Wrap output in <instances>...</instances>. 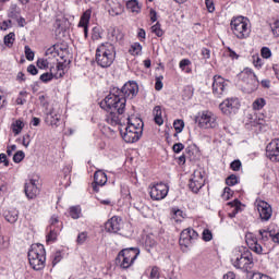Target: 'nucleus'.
I'll return each instance as SVG.
<instances>
[{"instance_id": "42", "label": "nucleus", "mask_w": 279, "mask_h": 279, "mask_svg": "<svg viewBox=\"0 0 279 279\" xmlns=\"http://www.w3.org/2000/svg\"><path fill=\"white\" fill-rule=\"evenodd\" d=\"M150 279H160V268L158 266H153L149 275Z\"/></svg>"}, {"instance_id": "17", "label": "nucleus", "mask_w": 279, "mask_h": 279, "mask_svg": "<svg viewBox=\"0 0 279 279\" xmlns=\"http://www.w3.org/2000/svg\"><path fill=\"white\" fill-rule=\"evenodd\" d=\"M255 206L259 213V217L263 221H269L274 215V209L271 205L265 201H256Z\"/></svg>"}, {"instance_id": "41", "label": "nucleus", "mask_w": 279, "mask_h": 279, "mask_svg": "<svg viewBox=\"0 0 279 279\" xmlns=\"http://www.w3.org/2000/svg\"><path fill=\"white\" fill-rule=\"evenodd\" d=\"M226 184L228 186H234L235 184H239V178L235 174H231L227 178Z\"/></svg>"}, {"instance_id": "28", "label": "nucleus", "mask_w": 279, "mask_h": 279, "mask_svg": "<svg viewBox=\"0 0 279 279\" xmlns=\"http://www.w3.org/2000/svg\"><path fill=\"white\" fill-rule=\"evenodd\" d=\"M153 113L155 117V123L157 125H162V123H165V120L162 119V109L160 108V106L155 107Z\"/></svg>"}, {"instance_id": "14", "label": "nucleus", "mask_w": 279, "mask_h": 279, "mask_svg": "<svg viewBox=\"0 0 279 279\" xmlns=\"http://www.w3.org/2000/svg\"><path fill=\"white\" fill-rule=\"evenodd\" d=\"M197 239H199L197 231L193 228H186L181 232L179 245H181V247H191Z\"/></svg>"}, {"instance_id": "48", "label": "nucleus", "mask_w": 279, "mask_h": 279, "mask_svg": "<svg viewBox=\"0 0 279 279\" xmlns=\"http://www.w3.org/2000/svg\"><path fill=\"white\" fill-rule=\"evenodd\" d=\"M253 64L256 69H260L263 66V59L258 54L253 56Z\"/></svg>"}, {"instance_id": "21", "label": "nucleus", "mask_w": 279, "mask_h": 279, "mask_svg": "<svg viewBox=\"0 0 279 279\" xmlns=\"http://www.w3.org/2000/svg\"><path fill=\"white\" fill-rule=\"evenodd\" d=\"M24 191L28 199H36L40 194V189H38V184H36V180L34 179L26 182Z\"/></svg>"}, {"instance_id": "30", "label": "nucleus", "mask_w": 279, "mask_h": 279, "mask_svg": "<svg viewBox=\"0 0 279 279\" xmlns=\"http://www.w3.org/2000/svg\"><path fill=\"white\" fill-rule=\"evenodd\" d=\"M51 60H53V58L47 57V59H39L37 61V66L39 69H50L51 64H53V62H51Z\"/></svg>"}, {"instance_id": "25", "label": "nucleus", "mask_w": 279, "mask_h": 279, "mask_svg": "<svg viewBox=\"0 0 279 279\" xmlns=\"http://www.w3.org/2000/svg\"><path fill=\"white\" fill-rule=\"evenodd\" d=\"M63 225L60 223L57 228L48 227V234L46 236L47 243H56L58 241V235L62 232Z\"/></svg>"}, {"instance_id": "38", "label": "nucleus", "mask_w": 279, "mask_h": 279, "mask_svg": "<svg viewBox=\"0 0 279 279\" xmlns=\"http://www.w3.org/2000/svg\"><path fill=\"white\" fill-rule=\"evenodd\" d=\"M173 128H174L177 134L182 133V131L184 130V120H175L173 122Z\"/></svg>"}, {"instance_id": "6", "label": "nucleus", "mask_w": 279, "mask_h": 279, "mask_svg": "<svg viewBox=\"0 0 279 279\" xmlns=\"http://www.w3.org/2000/svg\"><path fill=\"white\" fill-rule=\"evenodd\" d=\"M45 254V246L43 244H33L31 246L28 251V263L35 271L45 269V260H47Z\"/></svg>"}, {"instance_id": "62", "label": "nucleus", "mask_w": 279, "mask_h": 279, "mask_svg": "<svg viewBox=\"0 0 279 279\" xmlns=\"http://www.w3.org/2000/svg\"><path fill=\"white\" fill-rule=\"evenodd\" d=\"M136 199L137 202L133 203L134 208H136V210H143V208H145V203H143V201H141L140 198Z\"/></svg>"}, {"instance_id": "18", "label": "nucleus", "mask_w": 279, "mask_h": 279, "mask_svg": "<svg viewBox=\"0 0 279 279\" xmlns=\"http://www.w3.org/2000/svg\"><path fill=\"white\" fill-rule=\"evenodd\" d=\"M266 157L271 162H279V138L271 140L266 146Z\"/></svg>"}, {"instance_id": "26", "label": "nucleus", "mask_w": 279, "mask_h": 279, "mask_svg": "<svg viewBox=\"0 0 279 279\" xmlns=\"http://www.w3.org/2000/svg\"><path fill=\"white\" fill-rule=\"evenodd\" d=\"M95 185L93 186L94 191H97V186H104L108 182V175L104 171L98 170L94 174Z\"/></svg>"}, {"instance_id": "64", "label": "nucleus", "mask_w": 279, "mask_h": 279, "mask_svg": "<svg viewBox=\"0 0 279 279\" xmlns=\"http://www.w3.org/2000/svg\"><path fill=\"white\" fill-rule=\"evenodd\" d=\"M92 38L94 40H99V38H101V34L99 33V28H94L93 29Z\"/></svg>"}, {"instance_id": "36", "label": "nucleus", "mask_w": 279, "mask_h": 279, "mask_svg": "<svg viewBox=\"0 0 279 279\" xmlns=\"http://www.w3.org/2000/svg\"><path fill=\"white\" fill-rule=\"evenodd\" d=\"M15 34L14 33H9L7 36H4V45L7 47H12V45H14V40L15 38Z\"/></svg>"}, {"instance_id": "7", "label": "nucleus", "mask_w": 279, "mask_h": 279, "mask_svg": "<svg viewBox=\"0 0 279 279\" xmlns=\"http://www.w3.org/2000/svg\"><path fill=\"white\" fill-rule=\"evenodd\" d=\"M141 254V251L136 247H130V248H123L118 254V263L119 266L122 269H130L132 265H134L136 258H138V255Z\"/></svg>"}, {"instance_id": "56", "label": "nucleus", "mask_w": 279, "mask_h": 279, "mask_svg": "<svg viewBox=\"0 0 279 279\" xmlns=\"http://www.w3.org/2000/svg\"><path fill=\"white\" fill-rule=\"evenodd\" d=\"M272 34L279 36V20L275 21L271 25Z\"/></svg>"}, {"instance_id": "19", "label": "nucleus", "mask_w": 279, "mask_h": 279, "mask_svg": "<svg viewBox=\"0 0 279 279\" xmlns=\"http://www.w3.org/2000/svg\"><path fill=\"white\" fill-rule=\"evenodd\" d=\"M245 239L247 247L251 250V252L258 255L265 254V248H263V245L258 243V239L254 236L253 233H246Z\"/></svg>"}, {"instance_id": "35", "label": "nucleus", "mask_w": 279, "mask_h": 279, "mask_svg": "<svg viewBox=\"0 0 279 279\" xmlns=\"http://www.w3.org/2000/svg\"><path fill=\"white\" fill-rule=\"evenodd\" d=\"M129 51L131 56H140V53L143 51V46H141L138 43H135L131 46Z\"/></svg>"}, {"instance_id": "33", "label": "nucleus", "mask_w": 279, "mask_h": 279, "mask_svg": "<svg viewBox=\"0 0 279 279\" xmlns=\"http://www.w3.org/2000/svg\"><path fill=\"white\" fill-rule=\"evenodd\" d=\"M70 217L72 219H80L82 217V208L80 206L70 207Z\"/></svg>"}, {"instance_id": "11", "label": "nucleus", "mask_w": 279, "mask_h": 279, "mask_svg": "<svg viewBox=\"0 0 279 279\" xmlns=\"http://www.w3.org/2000/svg\"><path fill=\"white\" fill-rule=\"evenodd\" d=\"M149 195L154 202H160V199H165L169 195V185L162 182L151 183L149 185Z\"/></svg>"}, {"instance_id": "4", "label": "nucleus", "mask_w": 279, "mask_h": 279, "mask_svg": "<svg viewBox=\"0 0 279 279\" xmlns=\"http://www.w3.org/2000/svg\"><path fill=\"white\" fill-rule=\"evenodd\" d=\"M117 58V51L114 46L110 43L100 44L96 49V62L98 66L102 69H108L112 66L114 59Z\"/></svg>"}, {"instance_id": "10", "label": "nucleus", "mask_w": 279, "mask_h": 279, "mask_svg": "<svg viewBox=\"0 0 279 279\" xmlns=\"http://www.w3.org/2000/svg\"><path fill=\"white\" fill-rule=\"evenodd\" d=\"M111 93L123 97V99H134V97L138 95V84H136V82H129L123 85L122 89L113 88Z\"/></svg>"}, {"instance_id": "16", "label": "nucleus", "mask_w": 279, "mask_h": 279, "mask_svg": "<svg viewBox=\"0 0 279 279\" xmlns=\"http://www.w3.org/2000/svg\"><path fill=\"white\" fill-rule=\"evenodd\" d=\"M204 184V172L202 170H195L190 179L189 189L192 193H197Z\"/></svg>"}, {"instance_id": "60", "label": "nucleus", "mask_w": 279, "mask_h": 279, "mask_svg": "<svg viewBox=\"0 0 279 279\" xmlns=\"http://www.w3.org/2000/svg\"><path fill=\"white\" fill-rule=\"evenodd\" d=\"M162 76H159L156 78V83H155V89L156 90H162Z\"/></svg>"}, {"instance_id": "50", "label": "nucleus", "mask_w": 279, "mask_h": 279, "mask_svg": "<svg viewBox=\"0 0 279 279\" xmlns=\"http://www.w3.org/2000/svg\"><path fill=\"white\" fill-rule=\"evenodd\" d=\"M24 49H25L26 60L32 62L34 60V51H32V48H29V46H25Z\"/></svg>"}, {"instance_id": "8", "label": "nucleus", "mask_w": 279, "mask_h": 279, "mask_svg": "<svg viewBox=\"0 0 279 279\" xmlns=\"http://www.w3.org/2000/svg\"><path fill=\"white\" fill-rule=\"evenodd\" d=\"M240 80L244 83L243 89L245 93H254L258 88V77L252 71V69L246 68L239 74Z\"/></svg>"}, {"instance_id": "34", "label": "nucleus", "mask_w": 279, "mask_h": 279, "mask_svg": "<svg viewBox=\"0 0 279 279\" xmlns=\"http://www.w3.org/2000/svg\"><path fill=\"white\" fill-rule=\"evenodd\" d=\"M15 104L16 106H24V104H27V92H20L15 99Z\"/></svg>"}, {"instance_id": "1", "label": "nucleus", "mask_w": 279, "mask_h": 279, "mask_svg": "<svg viewBox=\"0 0 279 279\" xmlns=\"http://www.w3.org/2000/svg\"><path fill=\"white\" fill-rule=\"evenodd\" d=\"M125 98L116 94H109L102 101H100V108L109 112L106 119L109 125H119V123H121L119 114L125 112Z\"/></svg>"}, {"instance_id": "59", "label": "nucleus", "mask_w": 279, "mask_h": 279, "mask_svg": "<svg viewBox=\"0 0 279 279\" xmlns=\"http://www.w3.org/2000/svg\"><path fill=\"white\" fill-rule=\"evenodd\" d=\"M191 64V60L189 59H182L179 63L180 69H182V71H184L186 69V66H190Z\"/></svg>"}, {"instance_id": "31", "label": "nucleus", "mask_w": 279, "mask_h": 279, "mask_svg": "<svg viewBox=\"0 0 279 279\" xmlns=\"http://www.w3.org/2000/svg\"><path fill=\"white\" fill-rule=\"evenodd\" d=\"M126 9L129 12H136L141 11V7H138V2L136 0H130L126 2Z\"/></svg>"}, {"instance_id": "9", "label": "nucleus", "mask_w": 279, "mask_h": 279, "mask_svg": "<svg viewBox=\"0 0 279 279\" xmlns=\"http://www.w3.org/2000/svg\"><path fill=\"white\" fill-rule=\"evenodd\" d=\"M196 122L198 123V128H202V130H216V128H219L217 116L211 111H203L198 113Z\"/></svg>"}, {"instance_id": "39", "label": "nucleus", "mask_w": 279, "mask_h": 279, "mask_svg": "<svg viewBox=\"0 0 279 279\" xmlns=\"http://www.w3.org/2000/svg\"><path fill=\"white\" fill-rule=\"evenodd\" d=\"M85 241H88V232L84 231V232L78 233L77 239H76L77 245H84Z\"/></svg>"}, {"instance_id": "49", "label": "nucleus", "mask_w": 279, "mask_h": 279, "mask_svg": "<svg viewBox=\"0 0 279 279\" xmlns=\"http://www.w3.org/2000/svg\"><path fill=\"white\" fill-rule=\"evenodd\" d=\"M172 219H174V221H181V219H184V213L180 209L174 210Z\"/></svg>"}, {"instance_id": "12", "label": "nucleus", "mask_w": 279, "mask_h": 279, "mask_svg": "<svg viewBox=\"0 0 279 279\" xmlns=\"http://www.w3.org/2000/svg\"><path fill=\"white\" fill-rule=\"evenodd\" d=\"M240 108L241 102L239 101V98L234 97L227 98L219 105L220 111L222 112V114H226L227 117L236 114Z\"/></svg>"}, {"instance_id": "52", "label": "nucleus", "mask_w": 279, "mask_h": 279, "mask_svg": "<svg viewBox=\"0 0 279 279\" xmlns=\"http://www.w3.org/2000/svg\"><path fill=\"white\" fill-rule=\"evenodd\" d=\"M232 197V190L230 187H225L223 193H222V199L228 202Z\"/></svg>"}, {"instance_id": "27", "label": "nucleus", "mask_w": 279, "mask_h": 279, "mask_svg": "<svg viewBox=\"0 0 279 279\" xmlns=\"http://www.w3.org/2000/svg\"><path fill=\"white\" fill-rule=\"evenodd\" d=\"M23 128H25V122L22 120H15L11 125L12 132L15 136H19V134L23 132Z\"/></svg>"}, {"instance_id": "23", "label": "nucleus", "mask_w": 279, "mask_h": 279, "mask_svg": "<svg viewBox=\"0 0 279 279\" xmlns=\"http://www.w3.org/2000/svg\"><path fill=\"white\" fill-rule=\"evenodd\" d=\"M54 65H50V74L56 80H60V77L64 76V63L60 61V59H56V62H52Z\"/></svg>"}, {"instance_id": "45", "label": "nucleus", "mask_w": 279, "mask_h": 279, "mask_svg": "<svg viewBox=\"0 0 279 279\" xmlns=\"http://www.w3.org/2000/svg\"><path fill=\"white\" fill-rule=\"evenodd\" d=\"M60 218L57 215L51 216L50 218V226L48 228H58L60 226Z\"/></svg>"}, {"instance_id": "29", "label": "nucleus", "mask_w": 279, "mask_h": 279, "mask_svg": "<svg viewBox=\"0 0 279 279\" xmlns=\"http://www.w3.org/2000/svg\"><path fill=\"white\" fill-rule=\"evenodd\" d=\"M5 220L9 223H16V221H19V210L16 209L9 210L8 214L5 215Z\"/></svg>"}, {"instance_id": "22", "label": "nucleus", "mask_w": 279, "mask_h": 279, "mask_svg": "<svg viewBox=\"0 0 279 279\" xmlns=\"http://www.w3.org/2000/svg\"><path fill=\"white\" fill-rule=\"evenodd\" d=\"M62 119V116H60V112H58L56 109H51L45 118V123L47 125H50V128H58L60 125V121Z\"/></svg>"}, {"instance_id": "58", "label": "nucleus", "mask_w": 279, "mask_h": 279, "mask_svg": "<svg viewBox=\"0 0 279 279\" xmlns=\"http://www.w3.org/2000/svg\"><path fill=\"white\" fill-rule=\"evenodd\" d=\"M172 149H173L174 154H180V151H182V149H184V144L177 143L172 146Z\"/></svg>"}, {"instance_id": "40", "label": "nucleus", "mask_w": 279, "mask_h": 279, "mask_svg": "<svg viewBox=\"0 0 279 279\" xmlns=\"http://www.w3.org/2000/svg\"><path fill=\"white\" fill-rule=\"evenodd\" d=\"M259 235L262 236L260 239L264 242L269 241V239H271L272 236L271 231L265 229L259 230Z\"/></svg>"}, {"instance_id": "13", "label": "nucleus", "mask_w": 279, "mask_h": 279, "mask_svg": "<svg viewBox=\"0 0 279 279\" xmlns=\"http://www.w3.org/2000/svg\"><path fill=\"white\" fill-rule=\"evenodd\" d=\"M46 58H52V60H58L59 58L63 62H66L69 60V49L63 48L60 44L53 45L46 50Z\"/></svg>"}, {"instance_id": "61", "label": "nucleus", "mask_w": 279, "mask_h": 279, "mask_svg": "<svg viewBox=\"0 0 279 279\" xmlns=\"http://www.w3.org/2000/svg\"><path fill=\"white\" fill-rule=\"evenodd\" d=\"M251 279H271V277H269L267 275H263L260 272H255V274H253Z\"/></svg>"}, {"instance_id": "55", "label": "nucleus", "mask_w": 279, "mask_h": 279, "mask_svg": "<svg viewBox=\"0 0 279 279\" xmlns=\"http://www.w3.org/2000/svg\"><path fill=\"white\" fill-rule=\"evenodd\" d=\"M40 80H41V82H45V83L51 82L53 80V75L51 74V72L50 73H44V74L40 75Z\"/></svg>"}, {"instance_id": "5", "label": "nucleus", "mask_w": 279, "mask_h": 279, "mask_svg": "<svg viewBox=\"0 0 279 279\" xmlns=\"http://www.w3.org/2000/svg\"><path fill=\"white\" fill-rule=\"evenodd\" d=\"M231 32L239 40L250 38L252 26L250 20L245 16L233 17L230 23Z\"/></svg>"}, {"instance_id": "20", "label": "nucleus", "mask_w": 279, "mask_h": 279, "mask_svg": "<svg viewBox=\"0 0 279 279\" xmlns=\"http://www.w3.org/2000/svg\"><path fill=\"white\" fill-rule=\"evenodd\" d=\"M105 228L107 232H111L112 234H117L123 228V220L119 216H113L111 219H109Z\"/></svg>"}, {"instance_id": "3", "label": "nucleus", "mask_w": 279, "mask_h": 279, "mask_svg": "<svg viewBox=\"0 0 279 279\" xmlns=\"http://www.w3.org/2000/svg\"><path fill=\"white\" fill-rule=\"evenodd\" d=\"M230 260L235 269H241L242 271H252L254 269V255L250 250L235 248L231 253Z\"/></svg>"}, {"instance_id": "54", "label": "nucleus", "mask_w": 279, "mask_h": 279, "mask_svg": "<svg viewBox=\"0 0 279 279\" xmlns=\"http://www.w3.org/2000/svg\"><path fill=\"white\" fill-rule=\"evenodd\" d=\"M0 165H4V167H10V161L8 160V155L4 153L0 154Z\"/></svg>"}, {"instance_id": "15", "label": "nucleus", "mask_w": 279, "mask_h": 279, "mask_svg": "<svg viewBox=\"0 0 279 279\" xmlns=\"http://www.w3.org/2000/svg\"><path fill=\"white\" fill-rule=\"evenodd\" d=\"M226 93H228V83L226 82V78L220 75H215L213 82V94L215 97H223Z\"/></svg>"}, {"instance_id": "46", "label": "nucleus", "mask_w": 279, "mask_h": 279, "mask_svg": "<svg viewBox=\"0 0 279 279\" xmlns=\"http://www.w3.org/2000/svg\"><path fill=\"white\" fill-rule=\"evenodd\" d=\"M203 241L208 242L213 241V231L209 229H204L203 230Z\"/></svg>"}, {"instance_id": "24", "label": "nucleus", "mask_w": 279, "mask_h": 279, "mask_svg": "<svg viewBox=\"0 0 279 279\" xmlns=\"http://www.w3.org/2000/svg\"><path fill=\"white\" fill-rule=\"evenodd\" d=\"M92 14H93V11L90 9L86 10L81 16V20L78 22V27H83L85 38H88V24L90 23Z\"/></svg>"}, {"instance_id": "37", "label": "nucleus", "mask_w": 279, "mask_h": 279, "mask_svg": "<svg viewBox=\"0 0 279 279\" xmlns=\"http://www.w3.org/2000/svg\"><path fill=\"white\" fill-rule=\"evenodd\" d=\"M150 32L153 34H155V36H158V38H160L162 36V34H165L162 32V28H160V23H158V22L150 27Z\"/></svg>"}, {"instance_id": "44", "label": "nucleus", "mask_w": 279, "mask_h": 279, "mask_svg": "<svg viewBox=\"0 0 279 279\" xmlns=\"http://www.w3.org/2000/svg\"><path fill=\"white\" fill-rule=\"evenodd\" d=\"M8 106V97L5 96V93L0 89V110H3Z\"/></svg>"}, {"instance_id": "57", "label": "nucleus", "mask_w": 279, "mask_h": 279, "mask_svg": "<svg viewBox=\"0 0 279 279\" xmlns=\"http://www.w3.org/2000/svg\"><path fill=\"white\" fill-rule=\"evenodd\" d=\"M262 58H271V50L267 47L262 48Z\"/></svg>"}, {"instance_id": "51", "label": "nucleus", "mask_w": 279, "mask_h": 279, "mask_svg": "<svg viewBox=\"0 0 279 279\" xmlns=\"http://www.w3.org/2000/svg\"><path fill=\"white\" fill-rule=\"evenodd\" d=\"M241 160L236 159L234 161L231 162L230 168L232 169V171H241Z\"/></svg>"}, {"instance_id": "63", "label": "nucleus", "mask_w": 279, "mask_h": 279, "mask_svg": "<svg viewBox=\"0 0 279 279\" xmlns=\"http://www.w3.org/2000/svg\"><path fill=\"white\" fill-rule=\"evenodd\" d=\"M205 3L208 12H215V2L213 0H206Z\"/></svg>"}, {"instance_id": "53", "label": "nucleus", "mask_w": 279, "mask_h": 279, "mask_svg": "<svg viewBox=\"0 0 279 279\" xmlns=\"http://www.w3.org/2000/svg\"><path fill=\"white\" fill-rule=\"evenodd\" d=\"M29 143H32V136H29V134L23 135L22 145L27 148L29 147Z\"/></svg>"}, {"instance_id": "32", "label": "nucleus", "mask_w": 279, "mask_h": 279, "mask_svg": "<svg viewBox=\"0 0 279 279\" xmlns=\"http://www.w3.org/2000/svg\"><path fill=\"white\" fill-rule=\"evenodd\" d=\"M266 104L267 101L265 100V98H257L253 101V110H263Z\"/></svg>"}, {"instance_id": "2", "label": "nucleus", "mask_w": 279, "mask_h": 279, "mask_svg": "<svg viewBox=\"0 0 279 279\" xmlns=\"http://www.w3.org/2000/svg\"><path fill=\"white\" fill-rule=\"evenodd\" d=\"M120 134L125 143H136L143 134V120L131 116L128 118V125L120 128Z\"/></svg>"}, {"instance_id": "47", "label": "nucleus", "mask_w": 279, "mask_h": 279, "mask_svg": "<svg viewBox=\"0 0 279 279\" xmlns=\"http://www.w3.org/2000/svg\"><path fill=\"white\" fill-rule=\"evenodd\" d=\"M201 56H202V60H204L205 62L207 60H210V49L208 48H202L201 50Z\"/></svg>"}, {"instance_id": "43", "label": "nucleus", "mask_w": 279, "mask_h": 279, "mask_svg": "<svg viewBox=\"0 0 279 279\" xmlns=\"http://www.w3.org/2000/svg\"><path fill=\"white\" fill-rule=\"evenodd\" d=\"M25 159V153L23 150H19L13 155V161L19 163Z\"/></svg>"}]
</instances>
